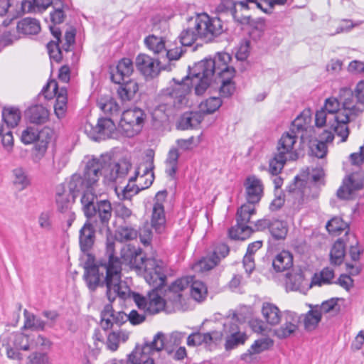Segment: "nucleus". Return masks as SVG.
<instances>
[{"mask_svg":"<svg viewBox=\"0 0 364 364\" xmlns=\"http://www.w3.org/2000/svg\"><path fill=\"white\" fill-rule=\"evenodd\" d=\"M40 30L38 21L32 18H25L20 21L16 26L18 34L36 35L39 33Z\"/></svg>","mask_w":364,"mask_h":364,"instance_id":"obj_34","label":"nucleus"},{"mask_svg":"<svg viewBox=\"0 0 364 364\" xmlns=\"http://www.w3.org/2000/svg\"><path fill=\"white\" fill-rule=\"evenodd\" d=\"M38 138L36 141V149L41 154H43L50 143L52 136L53 131L48 127H44L40 131H38Z\"/></svg>","mask_w":364,"mask_h":364,"instance_id":"obj_41","label":"nucleus"},{"mask_svg":"<svg viewBox=\"0 0 364 364\" xmlns=\"http://www.w3.org/2000/svg\"><path fill=\"white\" fill-rule=\"evenodd\" d=\"M146 114L140 108L134 107L124 110L119 122L122 134L127 137H133L142 129Z\"/></svg>","mask_w":364,"mask_h":364,"instance_id":"obj_8","label":"nucleus"},{"mask_svg":"<svg viewBox=\"0 0 364 364\" xmlns=\"http://www.w3.org/2000/svg\"><path fill=\"white\" fill-rule=\"evenodd\" d=\"M262 314L266 322L271 326H276L281 321L282 312L273 304L264 303L262 308Z\"/></svg>","mask_w":364,"mask_h":364,"instance_id":"obj_33","label":"nucleus"},{"mask_svg":"<svg viewBox=\"0 0 364 364\" xmlns=\"http://www.w3.org/2000/svg\"><path fill=\"white\" fill-rule=\"evenodd\" d=\"M345 257V244L342 239H338L330 252L331 263L333 265H340L343 263Z\"/></svg>","mask_w":364,"mask_h":364,"instance_id":"obj_40","label":"nucleus"},{"mask_svg":"<svg viewBox=\"0 0 364 364\" xmlns=\"http://www.w3.org/2000/svg\"><path fill=\"white\" fill-rule=\"evenodd\" d=\"M247 203L255 205L263 195V185L260 179L255 176L247 178L245 182Z\"/></svg>","mask_w":364,"mask_h":364,"instance_id":"obj_21","label":"nucleus"},{"mask_svg":"<svg viewBox=\"0 0 364 364\" xmlns=\"http://www.w3.org/2000/svg\"><path fill=\"white\" fill-rule=\"evenodd\" d=\"M118 234L122 241H129L136 238L138 232L134 228L122 225L119 228Z\"/></svg>","mask_w":364,"mask_h":364,"instance_id":"obj_59","label":"nucleus"},{"mask_svg":"<svg viewBox=\"0 0 364 364\" xmlns=\"http://www.w3.org/2000/svg\"><path fill=\"white\" fill-rule=\"evenodd\" d=\"M334 277V272L330 268H324L319 274H315L311 280V284L321 286L323 284H330Z\"/></svg>","mask_w":364,"mask_h":364,"instance_id":"obj_52","label":"nucleus"},{"mask_svg":"<svg viewBox=\"0 0 364 364\" xmlns=\"http://www.w3.org/2000/svg\"><path fill=\"white\" fill-rule=\"evenodd\" d=\"M115 241L112 237H107L106 256L107 259H101L97 262L90 254L87 255V259L84 264V279L87 287L92 291L98 287H107L106 294L113 299L116 295V290L121 291L124 296L128 292V286L121 279L122 262L114 255Z\"/></svg>","mask_w":364,"mask_h":364,"instance_id":"obj_1","label":"nucleus"},{"mask_svg":"<svg viewBox=\"0 0 364 364\" xmlns=\"http://www.w3.org/2000/svg\"><path fill=\"white\" fill-rule=\"evenodd\" d=\"M231 59L228 53H219L214 58L205 59L196 63L188 74L191 84L194 86L195 94L203 95L214 79L216 83L220 84V96L230 97L235 90L232 80L235 70L229 65Z\"/></svg>","mask_w":364,"mask_h":364,"instance_id":"obj_2","label":"nucleus"},{"mask_svg":"<svg viewBox=\"0 0 364 364\" xmlns=\"http://www.w3.org/2000/svg\"><path fill=\"white\" fill-rule=\"evenodd\" d=\"M143 274L146 282L154 289H159L166 284V266L160 259L155 258L146 259Z\"/></svg>","mask_w":364,"mask_h":364,"instance_id":"obj_10","label":"nucleus"},{"mask_svg":"<svg viewBox=\"0 0 364 364\" xmlns=\"http://www.w3.org/2000/svg\"><path fill=\"white\" fill-rule=\"evenodd\" d=\"M151 225L158 234H161L166 229V217L164 205L154 203L152 209Z\"/></svg>","mask_w":364,"mask_h":364,"instance_id":"obj_26","label":"nucleus"},{"mask_svg":"<svg viewBox=\"0 0 364 364\" xmlns=\"http://www.w3.org/2000/svg\"><path fill=\"white\" fill-rule=\"evenodd\" d=\"M321 319V311H318V306L309 311L304 319V328L307 331H312L316 328Z\"/></svg>","mask_w":364,"mask_h":364,"instance_id":"obj_46","label":"nucleus"},{"mask_svg":"<svg viewBox=\"0 0 364 364\" xmlns=\"http://www.w3.org/2000/svg\"><path fill=\"white\" fill-rule=\"evenodd\" d=\"M222 333L223 336H225V348L226 350H231L244 344L247 338L246 334L239 329L235 313L232 314L231 318L228 316L227 321L223 323V333Z\"/></svg>","mask_w":364,"mask_h":364,"instance_id":"obj_13","label":"nucleus"},{"mask_svg":"<svg viewBox=\"0 0 364 364\" xmlns=\"http://www.w3.org/2000/svg\"><path fill=\"white\" fill-rule=\"evenodd\" d=\"M23 314L25 317L23 328H33L36 330L44 329L46 323L42 319L37 318L33 314L28 312L27 309L24 310Z\"/></svg>","mask_w":364,"mask_h":364,"instance_id":"obj_50","label":"nucleus"},{"mask_svg":"<svg viewBox=\"0 0 364 364\" xmlns=\"http://www.w3.org/2000/svg\"><path fill=\"white\" fill-rule=\"evenodd\" d=\"M100 108L105 113L111 116L118 114L119 112V106L116 100L113 98H109L105 100H101L98 102Z\"/></svg>","mask_w":364,"mask_h":364,"instance_id":"obj_56","label":"nucleus"},{"mask_svg":"<svg viewBox=\"0 0 364 364\" xmlns=\"http://www.w3.org/2000/svg\"><path fill=\"white\" fill-rule=\"evenodd\" d=\"M158 290L159 289H154L153 288L152 291L149 293L144 311L146 314L154 315L164 310L166 302L165 300L159 295L157 292Z\"/></svg>","mask_w":364,"mask_h":364,"instance_id":"obj_28","label":"nucleus"},{"mask_svg":"<svg viewBox=\"0 0 364 364\" xmlns=\"http://www.w3.org/2000/svg\"><path fill=\"white\" fill-rule=\"evenodd\" d=\"M123 260L127 262L130 268L139 272H144L146 263V259L141 250L128 249L122 255Z\"/></svg>","mask_w":364,"mask_h":364,"instance_id":"obj_23","label":"nucleus"},{"mask_svg":"<svg viewBox=\"0 0 364 364\" xmlns=\"http://www.w3.org/2000/svg\"><path fill=\"white\" fill-rule=\"evenodd\" d=\"M128 290H129L128 292H127V294L124 296L121 294V293H120L121 291L116 290V291H117V292H116V295L114 296L113 299L109 298L108 294H107V299L110 301V303H112L115 300V299L117 296L120 297L122 299H126L127 298H132L134 300V301L136 303L137 307L139 309H142L145 311L146 302H147V298L141 296L139 293L131 291L129 287H128Z\"/></svg>","mask_w":364,"mask_h":364,"instance_id":"obj_42","label":"nucleus"},{"mask_svg":"<svg viewBox=\"0 0 364 364\" xmlns=\"http://www.w3.org/2000/svg\"><path fill=\"white\" fill-rule=\"evenodd\" d=\"M74 200L75 199H73L72 195L63 186L58 187L55 202L59 212L65 213L72 211L71 207Z\"/></svg>","mask_w":364,"mask_h":364,"instance_id":"obj_29","label":"nucleus"},{"mask_svg":"<svg viewBox=\"0 0 364 364\" xmlns=\"http://www.w3.org/2000/svg\"><path fill=\"white\" fill-rule=\"evenodd\" d=\"M154 159H146L139 164L135 171L134 176L130 178V181H137L138 190L141 191L149 188L154 179Z\"/></svg>","mask_w":364,"mask_h":364,"instance_id":"obj_15","label":"nucleus"},{"mask_svg":"<svg viewBox=\"0 0 364 364\" xmlns=\"http://www.w3.org/2000/svg\"><path fill=\"white\" fill-rule=\"evenodd\" d=\"M223 338V333L220 331H212L210 332L202 333L196 332L190 334L187 338V345L188 346H198L202 344L210 346L220 341Z\"/></svg>","mask_w":364,"mask_h":364,"instance_id":"obj_20","label":"nucleus"},{"mask_svg":"<svg viewBox=\"0 0 364 364\" xmlns=\"http://www.w3.org/2000/svg\"><path fill=\"white\" fill-rule=\"evenodd\" d=\"M41 92L46 99H51L52 94L56 97L54 112L58 119L65 117L68 109V91L65 87L58 88V82L52 80L42 89Z\"/></svg>","mask_w":364,"mask_h":364,"instance_id":"obj_11","label":"nucleus"},{"mask_svg":"<svg viewBox=\"0 0 364 364\" xmlns=\"http://www.w3.org/2000/svg\"><path fill=\"white\" fill-rule=\"evenodd\" d=\"M255 213V205L249 203L242 205L237 211V224L229 230V236L232 239L241 240L249 237L253 230L247 224Z\"/></svg>","mask_w":364,"mask_h":364,"instance_id":"obj_7","label":"nucleus"},{"mask_svg":"<svg viewBox=\"0 0 364 364\" xmlns=\"http://www.w3.org/2000/svg\"><path fill=\"white\" fill-rule=\"evenodd\" d=\"M200 31L196 28V18L190 20V25L183 29L178 36L181 45L184 46H191L198 38H200Z\"/></svg>","mask_w":364,"mask_h":364,"instance_id":"obj_30","label":"nucleus"},{"mask_svg":"<svg viewBox=\"0 0 364 364\" xmlns=\"http://www.w3.org/2000/svg\"><path fill=\"white\" fill-rule=\"evenodd\" d=\"M100 325L103 330L107 331L112 328L114 324L113 318H114V311L111 304H106L101 311Z\"/></svg>","mask_w":364,"mask_h":364,"instance_id":"obj_48","label":"nucleus"},{"mask_svg":"<svg viewBox=\"0 0 364 364\" xmlns=\"http://www.w3.org/2000/svg\"><path fill=\"white\" fill-rule=\"evenodd\" d=\"M11 344L18 350L31 349V337L22 333H14L10 336Z\"/></svg>","mask_w":364,"mask_h":364,"instance_id":"obj_44","label":"nucleus"},{"mask_svg":"<svg viewBox=\"0 0 364 364\" xmlns=\"http://www.w3.org/2000/svg\"><path fill=\"white\" fill-rule=\"evenodd\" d=\"M2 118L8 129L14 128L20 121L21 112L14 107L4 108L2 112Z\"/></svg>","mask_w":364,"mask_h":364,"instance_id":"obj_45","label":"nucleus"},{"mask_svg":"<svg viewBox=\"0 0 364 364\" xmlns=\"http://www.w3.org/2000/svg\"><path fill=\"white\" fill-rule=\"evenodd\" d=\"M144 43L154 54L163 55L166 52L165 41L161 37L151 35L145 38Z\"/></svg>","mask_w":364,"mask_h":364,"instance_id":"obj_43","label":"nucleus"},{"mask_svg":"<svg viewBox=\"0 0 364 364\" xmlns=\"http://www.w3.org/2000/svg\"><path fill=\"white\" fill-rule=\"evenodd\" d=\"M129 338V333L123 331H112L107 336L106 346L112 352L116 351L121 342L124 343Z\"/></svg>","mask_w":364,"mask_h":364,"instance_id":"obj_38","label":"nucleus"},{"mask_svg":"<svg viewBox=\"0 0 364 364\" xmlns=\"http://www.w3.org/2000/svg\"><path fill=\"white\" fill-rule=\"evenodd\" d=\"M141 353L136 349L133 350L129 355L127 360H112V364H141Z\"/></svg>","mask_w":364,"mask_h":364,"instance_id":"obj_64","label":"nucleus"},{"mask_svg":"<svg viewBox=\"0 0 364 364\" xmlns=\"http://www.w3.org/2000/svg\"><path fill=\"white\" fill-rule=\"evenodd\" d=\"M134 71L133 63L129 58H122L120 60L116 68L111 71V80L114 83H121L129 77Z\"/></svg>","mask_w":364,"mask_h":364,"instance_id":"obj_24","label":"nucleus"},{"mask_svg":"<svg viewBox=\"0 0 364 364\" xmlns=\"http://www.w3.org/2000/svg\"><path fill=\"white\" fill-rule=\"evenodd\" d=\"M269 232L274 239L282 240L286 237L288 228L284 221L272 220L269 226Z\"/></svg>","mask_w":364,"mask_h":364,"instance_id":"obj_49","label":"nucleus"},{"mask_svg":"<svg viewBox=\"0 0 364 364\" xmlns=\"http://www.w3.org/2000/svg\"><path fill=\"white\" fill-rule=\"evenodd\" d=\"M286 287L291 291H301L312 287L311 281L306 278V275L301 268H294L286 274Z\"/></svg>","mask_w":364,"mask_h":364,"instance_id":"obj_18","label":"nucleus"},{"mask_svg":"<svg viewBox=\"0 0 364 364\" xmlns=\"http://www.w3.org/2000/svg\"><path fill=\"white\" fill-rule=\"evenodd\" d=\"M196 28L200 31V39L206 42L212 41L221 35L224 31L223 23L220 18L210 17L205 13L197 15Z\"/></svg>","mask_w":364,"mask_h":364,"instance_id":"obj_9","label":"nucleus"},{"mask_svg":"<svg viewBox=\"0 0 364 364\" xmlns=\"http://www.w3.org/2000/svg\"><path fill=\"white\" fill-rule=\"evenodd\" d=\"M297 316L295 314H289L286 322L279 328L274 330V335L280 338H286L297 330Z\"/></svg>","mask_w":364,"mask_h":364,"instance_id":"obj_31","label":"nucleus"},{"mask_svg":"<svg viewBox=\"0 0 364 364\" xmlns=\"http://www.w3.org/2000/svg\"><path fill=\"white\" fill-rule=\"evenodd\" d=\"M100 157L106 159L107 165L102 169L105 177L109 181L116 183H122L127 177L129 171L132 168V164L126 159L119 160L117 162L111 163L110 157L107 155H101Z\"/></svg>","mask_w":364,"mask_h":364,"instance_id":"obj_14","label":"nucleus"},{"mask_svg":"<svg viewBox=\"0 0 364 364\" xmlns=\"http://www.w3.org/2000/svg\"><path fill=\"white\" fill-rule=\"evenodd\" d=\"M189 81L190 76L188 75L182 79L181 82H176L175 85L168 90L164 95V101L154 109V114L157 117H160L158 113L168 117L171 114L172 109H179L187 104L186 95L191 91Z\"/></svg>","mask_w":364,"mask_h":364,"instance_id":"obj_6","label":"nucleus"},{"mask_svg":"<svg viewBox=\"0 0 364 364\" xmlns=\"http://www.w3.org/2000/svg\"><path fill=\"white\" fill-rule=\"evenodd\" d=\"M29 121L36 124H42L48 120L49 113L48 109L42 105L31 107L26 112Z\"/></svg>","mask_w":364,"mask_h":364,"instance_id":"obj_32","label":"nucleus"},{"mask_svg":"<svg viewBox=\"0 0 364 364\" xmlns=\"http://www.w3.org/2000/svg\"><path fill=\"white\" fill-rule=\"evenodd\" d=\"M94 225L90 220H87L79 231L80 248L84 253L88 252L95 244V230Z\"/></svg>","mask_w":364,"mask_h":364,"instance_id":"obj_22","label":"nucleus"},{"mask_svg":"<svg viewBox=\"0 0 364 364\" xmlns=\"http://www.w3.org/2000/svg\"><path fill=\"white\" fill-rule=\"evenodd\" d=\"M273 345L269 338H262L255 341L247 353L241 355V359L246 363H252L255 359V354L269 349Z\"/></svg>","mask_w":364,"mask_h":364,"instance_id":"obj_25","label":"nucleus"},{"mask_svg":"<svg viewBox=\"0 0 364 364\" xmlns=\"http://www.w3.org/2000/svg\"><path fill=\"white\" fill-rule=\"evenodd\" d=\"M222 105L220 97H212L207 99L200 105V109L205 114H212L215 112Z\"/></svg>","mask_w":364,"mask_h":364,"instance_id":"obj_55","label":"nucleus"},{"mask_svg":"<svg viewBox=\"0 0 364 364\" xmlns=\"http://www.w3.org/2000/svg\"><path fill=\"white\" fill-rule=\"evenodd\" d=\"M81 203L87 220H90L98 228L100 232L105 230L107 235L109 234V224L112 213L110 202L107 200H97L95 193L87 192L82 196Z\"/></svg>","mask_w":364,"mask_h":364,"instance_id":"obj_5","label":"nucleus"},{"mask_svg":"<svg viewBox=\"0 0 364 364\" xmlns=\"http://www.w3.org/2000/svg\"><path fill=\"white\" fill-rule=\"evenodd\" d=\"M63 4L60 1H55L53 4V11L50 14V21L54 24L63 23L65 18Z\"/></svg>","mask_w":364,"mask_h":364,"instance_id":"obj_53","label":"nucleus"},{"mask_svg":"<svg viewBox=\"0 0 364 364\" xmlns=\"http://www.w3.org/2000/svg\"><path fill=\"white\" fill-rule=\"evenodd\" d=\"M165 335L159 332L151 343H145L141 350H138L141 354H149L161 350L165 346Z\"/></svg>","mask_w":364,"mask_h":364,"instance_id":"obj_37","label":"nucleus"},{"mask_svg":"<svg viewBox=\"0 0 364 364\" xmlns=\"http://www.w3.org/2000/svg\"><path fill=\"white\" fill-rule=\"evenodd\" d=\"M105 159L103 157H92L86 162L82 174L72 175L68 183L67 191L72 195L73 199L81 191L83 192L82 196L87 192L94 193L95 186L102 175V169L107 165Z\"/></svg>","mask_w":364,"mask_h":364,"instance_id":"obj_4","label":"nucleus"},{"mask_svg":"<svg viewBox=\"0 0 364 364\" xmlns=\"http://www.w3.org/2000/svg\"><path fill=\"white\" fill-rule=\"evenodd\" d=\"M272 266L277 272H284L293 266V256L288 251H282L274 259Z\"/></svg>","mask_w":364,"mask_h":364,"instance_id":"obj_36","label":"nucleus"},{"mask_svg":"<svg viewBox=\"0 0 364 364\" xmlns=\"http://www.w3.org/2000/svg\"><path fill=\"white\" fill-rule=\"evenodd\" d=\"M207 294V287L203 282L193 280V278L191 279V295L194 300L197 301H203Z\"/></svg>","mask_w":364,"mask_h":364,"instance_id":"obj_47","label":"nucleus"},{"mask_svg":"<svg viewBox=\"0 0 364 364\" xmlns=\"http://www.w3.org/2000/svg\"><path fill=\"white\" fill-rule=\"evenodd\" d=\"M363 183L362 173H352L343 179V185L337 191V196L341 199H349L355 191L363 188Z\"/></svg>","mask_w":364,"mask_h":364,"instance_id":"obj_16","label":"nucleus"},{"mask_svg":"<svg viewBox=\"0 0 364 364\" xmlns=\"http://www.w3.org/2000/svg\"><path fill=\"white\" fill-rule=\"evenodd\" d=\"M326 227L330 233L337 235L347 229L348 225L341 218L335 217L327 223Z\"/></svg>","mask_w":364,"mask_h":364,"instance_id":"obj_54","label":"nucleus"},{"mask_svg":"<svg viewBox=\"0 0 364 364\" xmlns=\"http://www.w3.org/2000/svg\"><path fill=\"white\" fill-rule=\"evenodd\" d=\"M19 38L16 29H4L0 34V50Z\"/></svg>","mask_w":364,"mask_h":364,"instance_id":"obj_57","label":"nucleus"},{"mask_svg":"<svg viewBox=\"0 0 364 364\" xmlns=\"http://www.w3.org/2000/svg\"><path fill=\"white\" fill-rule=\"evenodd\" d=\"M289 160L287 156L276 153L274 158L269 161V171L271 174L277 176L282 170L287 161Z\"/></svg>","mask_w":364,"mask_h":364,"instance_id":"obj_51","label":"nucleus"},{"mask_svg":"<svg viewBox=\"0 0 364 364\" xmlns=\"http://www.w3.org/2000/svg\"><path fill=\"white\" fill-rule=\"evenodd\" d=\"M53 0H23L21 4L22 13L41 11L53 6Z\"/></svg>","mask_w":364,"mask_h":364,"instance_id":"obj_35","label":"nucleus"},{"mask_svg":"<svg viewBox=\"0 0 364 364\" xmlns=\"http://www.w3.org/2000/svg\"><path fill=\"white\" fill-rule=\"evenodd\" d=\"M160 60H155L144 53L138 55L135 59L136 69L146 78L153 79L159 72Z\"/></svg>","mask_w":364,"mask_h":364,"instance_id":"obj_17","label":"nucleus"},{"mask_svg":"<svg viewBox=\"0 0 364 364\" xmlns=\"http://www.w3.org/2000/svg\"><path fill=\"white\" fill-rule=\"evenodd\" d=\"M48 51L50 59L58 63L63 58L62 49L59 46V43L50 41L47 44Z\"/></svg>","mask_w":364,"mask_h":364,"instance_id":"obj_61","label":"nucleus"},{"mask_svg":"<svg viewBox=\"0 0 364 364\" xmlns=\"http://www.w3.org/2000/svg\"><path fill=\"white\" fill-rule=\"evenodd\" d=\"M340 94L344 97L342 102L336 97L325 100L323 107L316 112L315 124L318 127H328L341 137V142H345L350 133L348 124L362 113L363 109L355 105L353 94L350 89L343 88Z\"/></svg>","mask_w":364,"mask_h":364,"instance_id":"obj_3","label":"nucleus"},{"mask_svg":"<svg viewBox=\"0 0 364 364\" xmlns=\"http://www.w3.org/2000/svg\"><path fill=\"white\" fill-rule=\"evenodd\" d=\"M203 120L201 114L198 112L184 113L178 122V127L183 130L197 127Z\"/></svg>","mask_w":364,"mask_h":364,"instance_id":"obj_39","label":"nucleus"},{"mask_svg":"<svg viewBox=\"0 0 364 364\" xmlns=\"http://www.w3.org/2000/svg\"><path fill=\"white\" fill-rule=\"evenodd\" d=\"M14 176V183L19 186L20 190L26 188L30 183L27 176L21 168H16L13 171Z\"/></svg>","mask_w":364,"mask_h":364,"instance_id":"obj_60","label":"nucleus"},{"mask_svg":"<svg viewBox=\"0 0 364 364\" xmlns=\"http://www.w3.org/2000/svg\"><path fill=\"white\" fill-rule=\"evenodd\" d=\"M51 346V342L41 335H38L36 337L33 336L31 338V349H46L49 348Z\"/></svg>","mask_w":364,"mask_h":364,"instance_id":"obj_62","label":"nucleus"},{"mask_svg":"<svg viewBox=\"0 0 364 364\" xmlns=\"http://www.w3.org/2000/svg\"><path fill=\"white\" fill-rule=\"evenodd\" d=\"M311 151L313 155L319 159H323L326 156L328 148L327 145L322 141H316L311 145Z\"/></svg>","mask_w":364,"mask_h":364,"instance_id":"obj_63","label":"nucleus"},{"mask_svg":"<svg viewBox=\"0 0 364 364\" xmlns=\"http://www.w3.org/2000/svg\"><path fill=\"white\" fill-rule=\"evenodd\" d=\"M115 129L114 123L109 117L99 118L95 124L89 121L84 124L85 133L94 141L105 140L112 137Z\"/></svg>","mask_w":364,"mask_h":364,"instance_id":"obj_12","label":"nucleus"},{"mask_svg":"<svg viewBox=\"0 0 364 364\" xmlns=\"http://www.w3.org/2000/svg\"><path fill=\"white\" fill-rule=\"evenodd\" d=\"M297 137V134L294 133V131L284 133L279 140L277 153L287 156L291 161L296 160L299 154L294 151V145L296 142Z\"/></svg>","mask_w":364,"mask_h":364,"instance_id":"obj_19","label":"nucleus"},{"mask_svg":"<svg viewBox=\"0 0 364 364\" xmlns=\"http://www.w3.org/2000/svg\"><path fill=\"white\" fill-rule=\"evenodd\" d=\"M119 85L117 89V94L122 102H129L134 100L136 92L139 90L138 83L133 80H124Z\"/></svg>","mask_w":364,"mask_h":364,"instance_id":"obj_27","label":"nucleus"},{"mask_svg":"<svg viewBox=\"0 0 364 364\" xmlns=\"http://www.w3.org/2000/svg\"><path fill=\"white\" fill-rule=\"evenodd\" d=\"M27 364H50V361L47 353L35 351L28 355Z\"/></svg>","mask_w":364,"mask_h":364,"instance_id":"obj_58","label":"nucleus"}]
</instances>
